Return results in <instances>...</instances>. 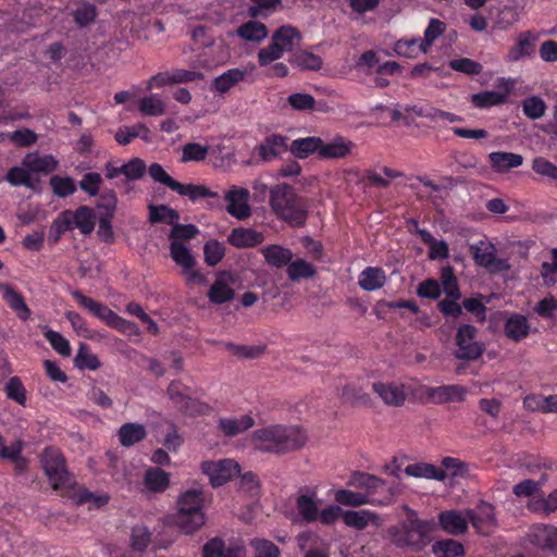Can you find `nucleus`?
Segmentation results:
<instances>
[{
	"label": "nucleus",
	"instance_id": "8fccbe9b",
	"mask_svg": "<svg viewBox=\"0 0 557 557\" xmlns=\"http://www.w3.org/2000/svg\"><path fill=\"white\" fill-rule=\"evenodd\" d=\"M98 16L97 7L90 2H83L72 12L74 23L79 28L88 27L96 22Z\"/></svg>",
	"mask_w": 557,
	"mask_h": 557
},
{
	"label": "nucleus",
	"instance_id": "39448f33",
	"mask_svg": "<svg viewBox=\"0 0 557 557\" xmlns=\"http://www.w3.org/2000/svg\"><path fill=\"white\" fill-rule=\"evenodd\" d=\"M166 394L174 407L185 416L197 417L209 411V406L194 398L190 388L181 381H172L166 388Z\"/></svg>",
	"mask_w": 557,
	"mask_h": 557
},
{
	"label": "nucleus",
	"instance_id": "de8ad7c7",
	"mask_svg": "<svg viewBox=\"0 0 557 557\" xmlns=\"http://www.w3.org/2000/svg\"><path fill=\"white\" fill-rule=\"evenodd\" d=\"M149 221L152 224L156 223H165L173 225L175 222L180 220V213L177 210L172 209L166 205L154 206L150 205L149 207Z\"/></svg>",
	"mask_w": 557,
	"mask_h": 557
},
{
	"label": "nucleus",
	"instance_id": "13d9d810",
	"mask_svg": "<svg viewBox=\"0 0 557 557\" xmlns=\"http://www.w3.org/2000/svg\"><path fill=\"white\" fill-rule=\"evenodd\" d=\"M4 392L9 399L14 400L23 407L26 406V388L18 376H12L8 380Z\"/></svg>",
	"mask_w": 557,
	"mask_h": 557
},
{
	"label": "nucleus",
	"instance_id": "e2e57ef3",
	"mask_svg": "<svg viewBox=\"0 0 557 557\" xmlns=\"http://www.w3.org/2000/svg\"><path fill=\"white\" fill-rule=\"evenodd\" d=\"M45 338L51 347L62 357H69L72 354L70 342L59 332L47 329L44 332Z\"/></svg>",
	"mask_w": 557,
	"mask_h": 557
},
{
	"label": "nucleus",
	"instance_id": "774afa93",
	"mask_svg": "<svg viewBox=\"0 0 557 557\" xmlns=\"http://www.w3.org/2000/svg\"><path fill=\"white\" fill-rule=\"evenodd\" d=\"M250 546L256 557H280L281 550L277 545L265 539H253Z\"/></svg>",
	"mask_w": 557,
	"mask_h": 557
},
{
	"label": "nucleus",
	"instance_id": "79ce46f5",
	"mask_svg": "<svg viewBox=\"0 0 557 557\" xmlns=\"http://www.w3.org/2000/svg\"><path fill=\"white\" fill-rule=\"evenodd\" d=\"M144 483L149 491L160 493L168 488L170 475L161 468H149L145 472Z\"/></svg>",
	"mask_w": 557,
	"mask_h": 557
},
{
	"label": "nucleus",
	"instance_id": "864d4df0",
	"mask_svg": "<svg viewBox=\"0 0 557 557\" xmlns=\"http://www.w3.org/2000/svg\"><path fill=\"white\" fill-rule=\"evenodd\" d=\"M149 129L145 124H137L134 126H123L117 129L114 135L115 140L120 145H128L133 139L141 137L148 139Z\"/></svg>",
	"mask_w": 557,
	"mask_h": 557
},
{
	"label": "nucleus",
	"instance_id": "2f4dec72",
	"mask_svg": "<svg viewBox=\"0 0 557 557\" xmlns=\"http://www.w3.org/2000/svg\"><path fill=\"white\" fill-rule=\"evenodd\" d=\"M247 76V71L238 67L230 69L214 78L212 89L220 94H226Z\"/></svg>",
	"mask_w": 557,
	"mask_h": 557
},
{
	"label": "nucleus",
	"instance_id": "9d476101",
	"mask_svg": "<svg viewBox=\"0 0 557 557\" xmlns=\"http://www.w3.org/2000/svg\"><path fill=\"white\" fill-rule=\"evenodd\" d=\"M513 81L500 78L497 87L503 88V91L485 90L482 92L473 94L471 96V102L474 107L481 109L504 104L507 101L508 95L513 89Z\"/></svg>",
	"mask_w": 557,
	"mask_h": 557
},
{
	"label": "nucleus",
	"instance_id": "4d7b16f0",
	"mask_svg": "<svg viewBox=\"0 0 557 557\" xmlns=\"http://www.w3.org/2000/svg\"><path fill=\"white\" fill-rule=\"evenodd\" d=\"M315 274V268L304 259L290 261L287 268V275L292 281L310 278Z\"/></svg>",
	"mask_w": 557,
	"mask_h": 557
},
{
	"label": "nucleus",
	"instance_id": "6e6552de",
	"mask_svg": "<svg viewBox=\"0 0 557 557\" xmlns=\"http://www.w3.org/2000/svg\"><path fill=\"white\" fill-rule=\"evenodd\" d=\"M347 484L363 490L362 494H370L375 499L386 500V505L391 503L393 494L386 481L373 474L356 471L350 475Z\"/></svg>",
	"mask_w": 557,
	"mask_h": 557
},
{
	"label": "nucleus",
	"instance_id": "338daca9",
	"mask_svg": "<svg viewBox=\"0 0 557 557\" xmlns=\"http://www.w3.org/2000/svg\"><path fill=\"white\" fill-rule=\"evenodd\" d=\"M103 183L102 176L98 172H87L79 181V188L90 197L100 194V187Z\"/></svg>",
	"mask_w": 557,
	"mask_h": 557
},
{
	"label": "nucleus",
	"instance_id": "f3484780",
	"mask_svg": "<svg viewBox=\"0 0 557 557\" xmlns=\"http://www.w3.org/2000/svg\"><path fill=\"white\" fill-rule=\"evenodd\" d=\"M372 389L387 406L400 407L405 404L407 398L403 384L375 382L372 385Z\"/></svg>",
	"mask_w": 557,
	"mask_h": 557
},
{
	"label": "nucleus",
	"instance_id": "4468645a",
	"mask_svg": "<svg viewBox=\"0 0 557 557\" xmlns=\"http://www.w3.org/2000/svg\"><path fill=\"white\" fill-rule=\"evenodd\" d=\"M438 525L447 534H465L469 528L467 510L465 513L456 509L441 511L438 513Z\"/></svg>",
	"mask_w": 557,
	"mask_h": 557
},
{
	"label": "nucleus",
	"instance_id": "052dcab7",
	"mask_svg": "<svg viewBox=\"0 0 557 557\" xmlns=\"http://www.w3.org/2000/svg\"><path fill=\"white\" fill-rule=\"evenodd\" d=\"M395 52L405 58H416L419 53H425L426 50L422 46L421 38L400 39L395 44Z\"/></svg>",
	"mask_w": 557,
	"mask_h": 557
},
{
	"label": "nucleus",
	"instance_id": "5701e85b",
	"mask_svg": "<svg viewBox=\"0 0 557 557\" xmlns=\"http://www.w3.org/2000/svg\"><path fill=\"white\" fill-rule=\"evenodd\" d=\"M536 36L532 32L528 30L521 33L506 57L508 62H518L525 57H531L535 52Z\"/></svg>",
	"mask_w": 557,
	"mask_h": 557
},
{
	"label": "nucleus",
	"instance_id": "423d86ee",
	"mask_svg": "<svg viewBox=\"0 0 557 557\" xmlns=\"http://www.w3.org/2000/svg\"><path fill=\"white\" fill-rule=\"evenodd\" d=\"M478 329L471 324H461L455 336L454 356L459 360L475 361L484 352V347L476 341Z\"/></svg>",
	"mask_w": 557,
	"mask_h": 557
},
{
	"label": "nucleus",
	"instance_id": "6e6d98bb",
	"mask_svg": "<svg viewBox=\"0 0 557 557\" xmlns=\"http://www.w3.org/2000/svg\"><path fill=\"white\" fill-rule=\"evenodd\" d=\"M139 111L147 116H159L165 113V103L158 95L146 96L139 101Z\"/></svg>",
	"mask_w": 557,
	"mask_h": 557
},
{
	"label": "nucleus",
	"instance_id": "7ed1b4c3",
	"mask_svg": "<svg viewBox=\"0 0 557 557\" xmlns=\"http://www.w3.org/2000/svg\"><path fill=\"white\" fill-rule=\"evenodd\" d=\"M434 529L432 520L410 517L399 527L391 529L389 534L396 547L420 553L432 542Z\"/></svg>",
	"mask_w": 557,
	"mask_h": 557
},
{
	"label": "nucleus",
	"instance_id": "ddd939ff",
	"mask_svg": "<svg viewBox=\"0 0 557 557\" xmlns=\"http://www.w3.org/2000/svg\"><path fill=\"white\" fill-rule=\"evenodd\" d=\"M288 138L281 134H270L255 148V152L264 162L272 161L288 151Z\"/></svg>",
	"mask_w": 557,
	"mask_h": 557
},
{
	"label": "nucleus",
	"instance_id": "c9c22d12",
	"mask_svg": "<svg viewBox=\"0 0 557 557\" xmlns=\"http://www.w3.org/2000/svg\"><path fill=\"white\" fill-rule=\"evenodd\" d=\"M261 253L268 264L277 269L288 265L293 259L292 250L281 245L265 246L261 249Z\"/></svg>",
	"mask_w": 557,
	"mask_h": 557
},
{
	"label": "nucleus",
	"instance_id": "bf43d9fd",
	"mask_svg": "<svg viewBox=\"0 0 557 557\" xmlns=\"http://www.w3.org/2000/svg\"><path fill=\"white\" fill-rule=\"evenodd\" d=\"M205 262L209 267H215L225 256V247L218 239H210L203 246Z\"/></svg>",
	"mask_w": 557,
	"mask_h": 557
},
{
	"label": "nucleus",
	"instance_id": "1a4fd4ad",
	"mask_svg": "<svg viewBox=\"0 0 557 557\" xmlns=\"http://www.w3.org/2000/svg\"><path fill=\"white\" fill-rule=\"evenodd\" d=\"M249 191L246 188L232 186L225 194L226 211L238 220H246L251 215Z\"/></svg>",
	"mask_w": 557,
	"mask_h": 557
},
{
	"label": "nucleus",
	"instance_id": "c85d7f7f",
	"mask_svg": "<svg viewBox=\"0 0 557 557\" xmlns=\"http://www.w3.org/2000/svg\"><path fill=\"white\" fill-rule=\"evenodd\" d=\"M322 144L323 139L317 136L297 138L288 145V151L298 159H306L313 153H317L320 158V148Z\"/></svg>",
	"mask_w": 557,
	"mask_h": 557
},
{
	"label": "nucleus",
	"instance_id": "473e14b6",
	"mask_svg": "<svg viewBox=\"0 0 557 557\" xmlns=\"http://www.w3.org/2000/svg\"><path fill=\"white\" fill-rule=\"evenodd\" d=\"M255 425V420L249 414H244L239 418H221L219 420V428L227 437H233L239 433Z\"/></svg>",
	"mask_w": 557,
	"mask_h": 557
},
{
	"label": "nucleus",
	"instance_id": "4be33fe9",
	"mask_svg": "<svg viewBox=\"0 0 557 557\" xmlns=\"http://www.w3.org/2000/svg\"><path fill=\"white\" fill-rule=\"evenodd\" d=\"M264 236L261 232L253 228L236 227L233 228L227 237L230 245L236 248H251L262 244Z\"/></svg>",
	"mask_w": 557,
	"mask_h": 557
},
{
	"label": "nucleus",
	"instance_id": "a19ab883",
	"mask_svg": "<svg viewBox=\"0 0 557 557\" xmlns=\"http://www.w3.org/2000/svg\"><path fill=\"white\" fill-rule=\"evenodd\" d=\"M170 253L173 261L182 268V273L196 267L195 257L190 250L181 242H171Z\"/></svg>",
	"mask_w": 557,
	"mask_h": 557
},
{
	"label": "nucleus",
	"instance_id": "5fc2aeb1",
	"mask_svg": "<svg viewBox=\"0 0 557 557\" xmlns=\"http://www.w3.org/2000/svg\"><path fill=\"white\" fill-rule=\"evenodd\" d=\"M49 184L53 194L60 198L72 196L77 190L75 181L70 176L62 177L60 175H53Z\"/></svg>",
	"mask_w": 557,
	"mask_h": 557
},
{
	"label": "nucleus",
	"instance_id": "69168bd1",
	"mask_svg": "<svg viewBox=\"0 0 557 557\" xmlns=\"http://www.w3.org/2000/svg\"><path fill=\"white\" fill-rule=\"evenodd\" d=\"M522 111L531 120L541 119L546 111V104L540 97H528L522 101Z\"/></svg>",
	"mask_w": 557,
	"mask_h": 557
},
{
	"label": "nucleus",
	"instance_id": "37998d69",
	"mask_svg": "<svg viewBox=\"0 0 557 557\" xmlns=\"http://www.w3.org/2000/svg\"><path fill=\"white\" fill-rule=\"evenodd\" d=\"M432 553L436 557H463L466 549L461 542L454 539H444L433 543Z\"/></svg>",
	"mask_w": 557,
	"mask_h": 557
},
{
	"label": "nucleus",
	"instance_id": "3c124183",
	"mask_svg": "<svg viewBox=\"0 0 557 557\" xmlns=\"http://www.w3.org/2000/svg\"><path fill=\"white\" fill-rule=\"evenodd\" d=\"M247 14L251 18L267 17L282 7V0H250Z\"/></svg>",
	"mask_w": 557,
	"mask_h": 557
},
{
	"label": "nucleus",
	"instance_id": "a878e982",
	"mask_svg": "<svg viewBox=\"0 0 557 557\" xmlns=\"http://www.w3.org/2000/svg\"><path fill=\"white\" fill-rule=\"evenodd\" d=\"M528 537L531 544L543 549H553L557 546V529L545 524L533 525Z\"/></svg>",
	"mask_w": 557,
	"mask_h": 557
},
{
	"label": "nucleus",
	"instance_id": "680f3d73",
	"mask_svg": "<svg viewBox=\"0 0 557 557\" xmlns=\"http://www.w3.org/2000/svg\"><path fill=\"white\" fill-rule=\"evenodd\" d=\"M75 366L78 369L97 370L101 363L98 357L89 351V346L82 343L75 357Z\"/></svg>",
	"mask_w": 557,
	"mask_h": 557
},
{
	"label": "nucleus",
	"instance_id": "f257e3e1",
	"mask_svg": "<svg viewBox=\"0 0 557 557\" xmlns=\"http://www.w3.org/2000/svg\"><path fill=\"white\" fill-rule=\"evenodd\" d=\"M269 205L276 218L290 227L300 228L307 224L308 200L297 194L292 185L282 183L272 186L269 191Z\"/></svg>",
	"mask_w": 557,
	"mask_h": 557
},
{
	"label": "nucleus",
	"instance_id": "20e7f679",
	"mask_svg": "<svg viewBox=\"0 0 557 557\" xmlns=\"http://www.w3.org/2000/svg\"><path fill=\"white\" fill-rule=\"evenodd\" d=\"M205 496L200 488H190L181 494L174 523L185 534H193L206 523Z\"/></svg>",
	"mask_w": 557,
	"mask_h": 557
},
{
	"label": "nucleus",
	"instance_id": "0eeeda50",
	"mask_svg": "<svg viewBox=\"0 0 557 557\" xmlns=\"http://www.w3.org/2000/svg\"><path fill=\"white\" fill-rule=\"evenodd\" d=\"M42 467L51 486L54 490L70 485V475L66 470L65 459L59 449L48 447L41 457Z\"/></svg>",
	"mask_w": 557,
	"mask_h": 557
},
{
	"label": "nucleus",
	"instance_id": "f704fd0d",
	"mask_svg": "<svg viewBox=\"0 0 557 557\" xmlns=\"http://www.w3.org/2000/svg\"><path fill=\"white\" fill-rule=\"evenodd\" d=\"M3 300L14 312H16L17 317L22 321H26L30 318V309L26 305L22 294H20L14 287L10 285L3 286Z\"/></svg>",
	"mask_w": 557,
	"mask_h": 557
},
{
	"label": "nucleus",
	"instance_id": "b1692460",
	"mask_svg": "<svg viewBox=\"0 0 557 557\" xmlns=\"http://www.w3.org/2000/svg\"><path fill=\"white\" fill-rule=\"evenodd\" d=\"M301 38V33L296 27L283 25L272 34L271 41L276 44V46L286 53L293 52L295 47L299 45Z\"/></svg>",
	"mask_w": 557,
	"mask_h": 557
},
{
	"label": "nucleus",
	"instance_id": "e433bc0d",
	"mask_svg": "<svg viewBox=\"0 0 557 557\" xmlns=\"http://www.w3.org/2000/svg\"><path fill=\"white\" fill-rule=\"evenodd\" d=\"M288 62L300 71H319L323 61L320 55L306 50H298L289 55Z\"/></svg>",
	"mask_w": 557,
	"mask_h": 557
},
{
	"label": "nucleus",
	"instance_id": "dca6fc26",
	"mask_svg": "<svg viewBox=\"0 0 557 557\" xmlns=\"http://www.w3.org/2000/svg\"><path fill=\"white\" fill-rule=\"evenodd\" d=\"M356 144L341 135L335 136L332 140L323 144L320 148V159L322 160H334L345 159L351 154Z\"/></svg>",
	"mask_w": 557,
	"mask_h": 557
},
{
	"label": "nucleus",
	"instance_id": "2eb2a0df",
	"mask_svg": "<svg viewBox=\"0 0 557 557\" xmlns=\"http://www.w3.org/2000/svg\"><path fill=\"white\" fill-rule=\"evenodd\" d=\"M469 523L480 534H486L495 524L494 507L486 502H481L475 509H467Z\"/></svg>",
	"mask_w": 557,
	"mask_h": 557
},
{
	"label": "nucleus",
	"instance_id": "a211bd4d",
	"mask_svg": "<svg viewBox=\"0 0 557 557\" xmlns=\"http://www.w3.org/2000/svg\"><path fill=\"white\" fill-rule=\"evenodd\" d=\"M425 394L435 404H446L451 401H462L467 394V388L458 384L436 387L426 386Z\"/></svg>",
	"mask_w": 557,
	"mask_h": 557
},
{
	"label": "nucleus",
	"instance_id": "4c0bfd02",
	"mask_svg": "<svg viewBox=\"0 0 557 557\" xmlns=\"http://www.w3.org/2000/svg\"><path fill=\"white\" fill-rule=\"evenodd\" d=\"M296 508L298 515L307 523L318 521L319 508L315 500V493L311 495L301 494L296 498Z\"/></svg>",
	"mask_w": 557,
	"mask_h": 557
},
{
	"label": "nucleus",
	"instance_id": "c03bdc74",
	"mask_svg": "<svg viewBox=\"0 0 557 557\" xmlns=\"http://www.w3.org/2000/svg\"><path fill=\"white\" fill-rule=\"evenodd\" d=\"M342 519L347 527L361 531L376 520L377 516L369 510H347L343 512Z\"/></svg>",
	"mask_w": 557,
	"mask_h": 557
},
{
	"label": "nucleus",
	"instance_id": "6ab92c4d",
	"mask_svg": "<svg viewBox=\"0 0 557 557\" xmlns=\"http://www.w3.org/2000/svg\"><path fill=\"white\" fill-rule=\"evenodd\" d=\"M22 164L27 168L30 173L48 175L58 169L59 161L52 154H40L36 151L27 153L23 158Z\"/></svg>",
	"mask_w": 557,
	"mask_h": 557
},
{
	"label": "nucleus",
	"instance_id": "393cba45",
	"mask_svg": "<svg viewBox=\"0 0 557 557\" xmlns=\"http://www.w3.org/2000/svg\"><path fill=\"white\" fill-rule=\"evenodd\" d=\"M334 498L338 504L350 507H359L362 505H386V500L384 499H375L370 494H362L361 492H354L345 488L337 490Z\"/></svg>",
	"mask_w": 557,
	"mask_h": 557
},
{
	"label": "nucleus",
	"instance_id": "a18cd8bd",
	"mask_svg": "<svg viewBox=\"0 0 557 557\" xmlns=\"http://www.w3.org/2000/svg\"><path fill=\"white\" fill-rule=\"evenodd\" d=\"M30 174V171L21 164V166L11 168L5 175V180L12 186H25L29 189H35L39 180L33 178Z\"/></svg>",
	"mask_w": 557,
	"mask_h": 557
},
{
	"label": "nucleus",
	"instance_id": "0e129e2a",
	"mask_svg": "<svg viewBox=\"0 0 557 557\" xmlns=\"http://www.w3.org/2000/svg\"><path fill=\"white\" fill-rule=\"evenodd\" d=\"M209 153V147L202 146L198 143H187L182 148V158L181 161L184 163L187 162H200L206 160Z\"/></svg>",
	"mask_w": 557,
	"mask_h": 557
},
{
	"label": "nucleus",
	"instance_id": "58836bf2",
	"mask_svg": "<svg viewBox=\"0 0 557 557\" xmlns=\"http://www.w3.org/2000/svg\"><path fill=\"white\" fill-rule=\"evenodd\" d=\"M236 35L246 41L260 42L268 37V27L258 21H248L243 23L237 29Z\"/></svg>",
	"mask_w": 557,
	"mask_h": 557
},
{
	"label": "nucleus",
	"instance_id": "09e8293b",
	"mask_svg": "<svg viewBox=\"0 0 557 557\" xmlns=\"http://www.w3.org/2000/svg\"><path fill=\"white\" fill-rule=\"evenodd\" d=\"M75 226L84 235L90 234L95 228L96 216L88 206H81L73 212Z\"/></svg>",
	"mask_w": 557,
	"mask_h": 557
},
{
	"label": "nucleus",
	"instance_id": "72a5a7b5",
	"mask_svg": "<svg viewBox=\"0 0 557 557\" xmlns=\"http://www.w3.org/2000/svg\"><path fill=\"white\" fill-rule=\"evenodd\" d=\"M404 472L408 476L434 479L443 481L447 478V473L441 468L428 462H416L408 465Z\"/></svg>",
	"mask_w": 557,
	"mask_h": 557
},
{
	"label": "nucleus",
	"instance_id": "cd10ccee",
	"mask_svg": "<svg viewBox=\"0 0 557 557\" xmlns=\"http://www.w3.org/2000/svg\"><path fill=\"white\" fill-rule=\"evenodd\" d=\"M504 333L513 342H521L530 334V323L525 315L512 313L505 322Z\"/></svg>",
	"mask_w": 557,
	"mask_h": 557
},
{
	"label": "nucleus",
	"instance_id": "49530a36",
	"mask_svg": "<svg viewBox=\"0 0 557 557\" xmlns=\"http://www.w3.org/2000/svg\"><path fill=\"white\" fill-rule=\"evenodd\" d=\"M173 191L177 193L181 196L188 197L191 201H196L200 198H216L218 194L212 191L208 187L203 185H195V184H182L176 182Z\"/></svg>",
	"mask_w": 557,
	"mask_h": 557
},
{
	"label": "nucleus",
	"instance_id": "aec40b11",
	"mask_svg": "<svg viewBox=\"0 0 557 557\" xmlns=\"http://www.w3.org/2000/svg\"><path fill=\"white\" fill-rule=\"evenodd\" d=\"M73 298L91 314L103 321L108 326L117 314L108 306L95 300L91 297L84 295L81 290H73L71 293Z\"/></svg>",
	"mask_w": 557,
	"mask_h": 557
},
{
	"label": "nucleus",
	"instance_id": "f03ea898",
	"mask_svg": "<svg viewBox=\"0 0 557 557\" xmlns=\"http://www.w3.org/2000/svg\"><path fill=\"white\" fill-rule=\"evenodd\" d=\"M306 438L300 428L282 424L258 429L251 435L256 449L274 454L296 450L305 445Z\"/></svg>",
	"mask_w": 557,
	"mask_h": 557
},
{
	"label": "nucleus",
	"instance_id": "ea45409f",
	"mask_svg": "<svg viewBox=\"0 0 557 557\" xmlns=\"http://www.w3.org/2000/svg\"><path fill=\"white\" fill-rule=\"evenodd\" d=\"M146 436V428L139 423H125L119 430V440L124 447H131L144 441Z\"/></svg>",
	"mask_w": 557,
	"mask_h": 557
},
{
	"label": "nucleus",
	"instance_id": "bb28decb",
	"mask_svg": "<svg viewBox=\"0 0 557 557\" xmlns=\"http://www.w3.org/2000/svg\"><path fill=\"white\" fill-rule=\"evenodd\" d=\"M473 259L478 265L488 269L491 272L500 271L508 268L506 260L497 259L495 255V248L490 245L485 249H481L478 246H471Z\"/></svg>",
	"mask_w": 557,
	"mask_h": 557
},
{
	"label": "nucleus",
	"instance_id": "f8f14e48",
	"mask_svg": "<svg viewBox=\"0 0 557 557\" xmlns=\"http://www.w3.org/2000/svg\"><path fill=\"white\" fill-rule=\"evenodd\" d=\"M203 470L210 476L213 486H221L238 474L239 466L232 459H223L203 463Z\"/></svg>",
	"mask_w": 557,
	"mask_h": 557
},
{
	"label": "nucleus",
	"instance_id": "9b49d317",
	"mask_svg": "<svg viewBox=\"0 0 557 557\" xmlns=\"http://www.w3.org/2000/svg\"><path fill=\"white\" fill-rule=\"evenodd\" d=\"M230 59V50L222 41L203 42L202 52L198 55V64L207 70L224 64Z\"/></svg>",
	"mask_w": 557,
	"mask_h": 557
},
{
	"label": "nucleus",
	"instance_id": "412c9836",
	"mask_svg": "<svg viewBox=\"0 0 557 557\" xmlns=\"http://www.w3.org/2000/svg\"><path fill=\"white\" fill-rule=\"evenodd\" d=\"M230 276L231 273L227 271H221L218 273L215 281L209 288L207 295L211 304L222 305L234 298L235 292L226 281V277Z\"/></svg>",
	"mask_w": 557,
	"mask_h": 557
},
{
	"label": "nucleus",
	"instance_id": "603ef678",
	"mask_svg": "<svg viewBox=\"0 0 557 557\" xmlns=\"http://www.w3.org/2000/svg\"><path fill=\"white\" fill-rule=\"evenodd\" d=\"M440 278L446 297L454 299L461 298V292L453 267H443L441 270Z\"/></svg>",
	"mask_w": 557,
	"mask_h": 557
},
{
	"label": "nucleus",
	"instance_id": "c756f323",
	"mask_svg": "<svg viewBox=\"0 0 557 557\" xmlns=\"http://www.w3.org/2000/svg\"><path fill=\"white\" fill-rule=\"evenodd\" d=\"M492 169L497 173H506L523 163V157L519 153L493 151L488 154Z\"/></svg>",
	"mask_w": 557,
	"mask_h": 557
},
{
	"label": "nucleus",
	"instance_id": "7c9ffc66",
	"mask_svg": "<svg viewBox=\"0 0 557 557\" xmlns=\"http://www.w3.org/2000/svg\"><path fill=\"white\" fill-rule=\"evenodd\" d=\"M386 283V274L382 268L367 267L359 275L358 284L366 292L382 288Z\"/></svg>",
	"mask_w": 557,
	"mask_h": 557
}]
</instances>
